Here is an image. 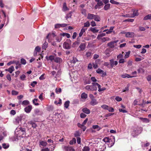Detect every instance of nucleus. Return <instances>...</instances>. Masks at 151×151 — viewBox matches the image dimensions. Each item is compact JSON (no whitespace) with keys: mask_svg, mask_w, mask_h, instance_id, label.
Segmentation results:
<instances>
[{"mask_svg":"<svg viewBox=\"0 0 151 151\" xmlns=\"http://www.w3.org/2000/svg\"><path fill=\"white\" fill-rule=\"evenodd\" d=\"M107 110H108L109 112H113L114 111V109L111 107L108 106Z\"/></svg>","mask_w":151,"mask_h":151,"instance_id":"53","label":"nucleus"},{"mask_svg":"<svg viewBox=\"0 0 151 151\" xmlns=\"http://www.w3.org/2000/svg\"><path fill=\"white\" fill-rule=\"evenodd\" d=\"M132 12H133V14H130L131 17H134L135 16L138 15V13L137 10L132 9Z\"/></svg>","mask_w":151,"mask_h":151,"instance_id":"8","label":"nucleus"},{"mask_svg":"<svg viewBox=\"0 0 151 151\" xmlns=\"http://www.w3.org/2000/svg\"><path fill=\"white\" fill-rule=\"evenodd\" d=\"M109 61L111 68L113 67L114 66L118 64V62L116 61H114L113 59L110 60Z\"/></svg>","mask_w":151,"mask_h":151,"instance_id":"6","label":"nucleus"},{"mask_svg":"<svg viewBox=\"0 0 151 151\" xmlns=\"http://www.w3.org/2000/svg\"><path fill=\"white\" fill-rule=\"evenodd\" d=\"M14 69V67L13 66H11L10 68H9L8 69H6V70L9 72L10 73H11L13 71Z\"/></svg>","mask_w":151,"mask_h":151,"instance_id":"37","label":"nucleus"},{"mask_svg":"<svg viewBox=\"0 0 151 151\" xmlns=\"http://www.w3.org/2000/svg\"><path fill=\"white\" fill-rule=\"evenodd\" d=\"M142 131L141 128L137 127L134 128L131 133V134L133 137H135L140 134Z\"/></svg>","mask_w":151,"mask_h":151,"instance_id":"3","label":"nucleus"},{"mask_svg":"<svg viewBox=\"0 0 151 151\" xmlns=\"http://www.w3.org/2000/svg\"><path fill=\"white\" fill-rule=\"evenodd\" d=\"M139 28V30L140 31H144L145 30V29L143 27L140 26Z\"/></svg>","mask_w":151,"mask_h":151,"instance_id":"59","label":"nucleus"},{"mask_svg":"<svg viewBox=\"0 0 151 151\" xmlns=\"http://www.w3.org/2000/svg\"><path fill=\"white\" fill-rule=\"evenodd\" d=\"M118 41V40L114 41L111 42H109L107 44L108 46L109 47L111 48L114 47L115 46L114 44L117 42Z\"/></svg>","mask_w":151,"mask_h":151,"instance_id":"9","label":"nucleus"},{"mask_svg":"<svg viewBox=\"0 0 151 151\" xmlns=\"http://www.w3.org/2000/svg\"><path fill=\"white\" fill-rule=\"evenodd\" d=\"M87 28L85 29L82 27V29L81 30L80 32L79 33V37H81L83 35V34L87 30Z\"/></svg>","mask_w":151,"mask_h":151,"instance_id":"16","label":"nucleus"},{"mask_svg":"<svg viewBox=\"0 0 151 151\" xmlns=\"http://www.w3.org/2000/svg\"><path fill=\"white\" fill-rule=\"evenodd\" d=\"M94 19L95 21L97 22H99L101 20L100 17L99 16L96 15H95Z\"/></svg>","mask_w":151,"mask_h":151,"instance_id":"36","label":"nucleus"},{"mask_svg":"<svg viewBox=\"0 0 151 151\" xmlns=\"http://www.w3.org/2000/svg\"><path fill=\"white\" fill-rule=\"evenodd\" d=\"M46 58L47 60H50L51 61L54 60L55 59L53 55H50L49 57L46 56Z\"/></svg>","mask_w":151,"mask_h":151,"instance_id":"26","label":"nucleus"},{"mask_svg":"<svg viewBox=\"0 0 151 151\" xmlns=\"http://www.w3.org/2000/svg\"><path fill=\"white\" fill-rule=\"evenodd\" d=\"M114 142H111L110 143H109L107 144L109 147H112L114 144Z\"/></svg>","mask_w":151,"mask_h":151,"instance_id":"49","label":"nucleus"},{"mask_svg":"<svg viewBox=\"0 0 151 151\" xmlns=\"http://www.w3.org/2000/svg\"><path fill=\"white\" fill-rule=\"evenodd\" d=\"M41 50V48L40 47H39V46H37L35 49V51L37 52H39Z\"/></svg>","mask_w":151,"mask_h":151,"instance_id":"58","label":"nucleus"},{"mask_svg":"<svg viewBox=\"0 0 151 151\" xmlns=\"http://www.w3.org/2000/svg\"><path fill=\"white\" fill-rule=\"evenodd\" d=\"M121 77L122 78H132L133 77H136L135 76H130L129 74L125 73L124 74L122 75H121Z\"/></svg>","mask_w":151,"mask_h":151,"instance_id":"12","label":"nucleus"},{"mask_svg":"<svg viewBox=\"0 0 151 151\" xmlns=\"http://www.w3.org/2000/svg\"><path fill=\"white\" fill-rule=\"evenodd\" d=\"M68 10L69 9L67 6L66 3L65 2L64 3L63 5L62 10L64 12H65Z\"/></svg>","mask_w":151,"mask_h":151,"instance_id":"21","label":"nucleus"},{"mask_svg":"<svg viewBox=\"0 0 151 151\" xmlns=\"http://www.w3.org/2000/svg\"><path fill=\"white\" fill-rule=\"evenodd\" d=\"M124 53V52H122V54H120L117 56V60H118L119 59H120L121 58H122L123 57V54Z\"/></svg>","mask_w":151,"mask_h":151,"instance_id":"40","label":"nucleus"},{"mask_svg":"<svg viewBox=\"0 0 151 151\" xmlns=\"http://www.w3.org/2000/svg\"><path fill=\"white\" fill-rule=\"evenodd\" d=\"M54 61L57 63H60L62 62V59L59 57L55 58L54 59Z\"/></svg>","mask_w":151,"mask_h":151,"instance_id":"22","label":"nucleus"},{"mask_svg":"<svg viewBox=\"0 0 151 151\" xmlns=\"http://www.w3.org/2000/svg\"><path fill=\"white\" fill-rule=\"evenodd\" d=\"M102 42H104L106 41H109V38L107 37H103L101 38Z\"/></svg>","mask_w":151,"mask_h":151,"instance_id":"46","label":"nucleus"},{"mask_svg":"<svg viewBox=\"0 0 151 151\" xmlns=\"http://www.w3.org/2000/svg\"><path fill=\"white\" fill-rule=\"evenodd\" d=\"M143 20H151V14H148L145 16L143 18Z\"/></svg>","mask_w":151,"mask_h":151,"instance_id":"25","label":"nucleus"},{"mask_svg":"<svg viewBox=\"0 0 151 151\" xmlns=\"http://www.w3.org/2000/svg\"><path fill=\"white\" fill-rule=\"evenodd\" d=\"M71 16H72V12H70L68 14L66 15V16L65 17V18H66V19H67L69 18H71Z\"/></svg>","mask_w":151,"mask_h":151,"instance_id":"50","label":"nucleus"},{"mask_svg":"<svg viewBox=\"0 0 151 151\" xmlns=\"http://www.w3.org/2000/svg\"><path fill=\"white\" fill-rule=\"evenodd\" d=\"M21 63L22 64L25 65L26 64V60L22 58L21 59Z\"/></svg>","mask_w":151,"mask_h":151,"instance_id":"54","label":"nucleus"},{"mask_svg":"<svg viewBox=\"0 0 151 151\" xmlns=\"http://www.w3.org/2000/svg\"><path fill=\"white\" fill-rule=\"evenodd\" d=\"M76 140L75 138H73L72 140H71L70 142V145H72L73 144H75L76 143Z\"/></svg>","mask_w":151,"mask_h":151,"instance_id":"42","label":"nucleus"},{"mask_svg":"<svg viewBox=\"0 0 151 151\" xmlns=\"http://www.w3.org/2000/svg\"><path fill=\"white\" fill-rule=\"evenodd\" d=\"M15 136L17 139H19L21 137H25L26 132L25 128H17L15 131Z\"/></svg>","mask_w":151,"mask_h":151,"instance_id":"1","label":"nucleus"},{"mask_svg":"<svg viewBox=\"0 0 151 151\" xmlns=\"http://www.w3.org/2000/svg\"><path fill=\"white\" fill-rule=\"evenodd\" d=\"M63 151H75L74 148L71 146H63L62 147Z\"/></svg>","mask_w":151,"mask_h":151,"instance_id":"5","label":"nucleus"},{"mask_svg":"<svg viewBox=\"0 0 151 151\" xmlns=\"http://www.w3.org/2000/svg\"><path fill=\"white\" fill-rule=\"evenodd\" d=\"M114 114V113H109V114H106L104 116L106 117H107L109 116H110L111 115H113Z\"/></svg>","mask_w":151,"mask_h":151,"instance_id":"60","label":"nucleus"},{"mask_svg":"<svg viewBox=\"0 0 151 151\" xmlns=\"http://www.w3.org/2000/svg\"><path fill=\"white\" fill-rule=\"evenodd\" d=\"M20 146L22 147L20 151H32L31 150H30L26 148L25 146H24L23 145H22V144H20Z\"/></svg>","mask_w":151,"mask_h":151,"instance_id":"13","label":"nucleus"},{"mask_svg":"<svg viewBox=\"0 0 151 151\" xmlns=\"http://www.w3.org/2000/svg\"><path fill=\"white\" fill-rule=\"evenodd\" d=\"M104 140L105 142H107L109 143H110V142H112L111 139H109V138L106 137L104 139Z\"/></svg>","mask_w":151,"mask_h":151,"instance_id":"38","label":"nucleus"},{"mask_svg":"<svg viewBox=\"0 0 151 151\" xmlns=\"http://www.w3.org/2000/svg\"><path fill=\"white\" fill-rule=\"evenodd\" d=\"M125 62L124 59L123 58H121L119 59V63H124Z\"/></svg>","mask_w":151,"mask_h":151,"instance_id":"64","label":"nucleus"},{"mask_svg":"<svg viewBox=\"0 0 151 151\" xmlns=\"http://www.w3.org/2000/svg\"><path fill=\"white\" fill-rule=\"evenodd\" d=\"M115 100L118 101H120L122 100V98L121 97H120L119 96H116L115 99Z\"/></svg>","mask_w":151,"mask_h":151,"instance_id":"63","label":"nucleus"},{"mask_svg":"<svg viewBox=\"0 0 151 151\" xmlns=\"http://www.w3.org/2000/svg\"><path fill=\"white\" fill-rule=\"evenodd\" d=\"M62 35H61V34H60V35H59L58 36L56 37V40L57 41V42H60L62 39Z\"/></svg>","mask_w":151,"mask_h":151,"instance_id":"32","label":"nucleus"},{"mask_svg":"<svg viewBox=\"0 0 151 151\" xmlns=\"http://www.w3.org/2000/svg\"><path fill=\"white\" fill-rule=\"evenodd\" d=\"M18 92L15 90L12 91V93L13 95H17L18 94Z\"/></svg>","mask_w":151,"mask_h":151,"instance_id":"51","label":"nucleus"},{"mask_svg":"<svg viewBox=\"0 0 151 151\" xmlns=\"http://www.w3.org/2000/svg\"><path fill=\"white\" fill-rule=\"evenodd\" d=\"M97 83H92L91 85H87L85 87V89L88 91H93L97 90V88L96 87V84Z\"/></svg>","mask_w":151,"mask_h":151,"instance_id":"2","label":"nucleus"},{"mask_svg":"<svg viewBox=\"0 0 151 151\" xmlns=\"http://www.w3.org/2000/svg\"><path fill=\"white\" fill-rule=\"evenodd\" d=\"M61 35L63 36H66L68 38H70V34L67 33L61 34Z\"/></svg>","mask_w":151,"mask_h":151,"instance_id":"43","label":"nucleus"},{"mask_svg":"<svg viewBox=\"0 0 151 151\" xmlns=\"http://www.w3.org/2000/svg\"><path fill=\"white\" fill-rule=\"evenodd\" d=\"M95 16V15L93 14L89 13L87 15V18L90 19H94Z\"/></svg>","mask_w":151,"mask_h":151,"instance_id":"19","label":"nucleus"},{"mask_svg":"<svg viewBox=\"0 0 151 151\" xmlns=\"http://www.w3.org/2000/svg\"><path fill=\"white\" fill-rule=\"evenodd\" d=\"M37 83L36 81H34L31 83L30 84V86L34 87L35 86V85H36Z\"/></svg>","mask_w":151,"mask_h":151,"instance_id":"56","label":"nucleus"},{"mask_svg":"<svg viewBox=\"0 0 151 151\" xmlns=\"http://www.w3.org/2000/svg\"><path fill=\"white\" fill-rule=\"evenodd\" d=\"M90 26V22L88 21H87L86 22L84 23V26L82 27L84 28H87Z\"/></svg>","mask_w":151,"mask_h":151,"instance_id":"24","label":"nucleus"},{"mask_svg":"<svg viewBox=\"0 0 151 151\" xmlns=\"http://www.w3.org/2000/svg\"><path fill=\"white\" fill-rule=\"evenodd\" d=\"M55 92L57 94L60 93L61 92V88H59L58 89L56 88L55 89Z\"/></svg>","mask_w":151,"mask_h":151,"instance_id":"57","label":"nucleus"},{"mask_svg":"<svg viewBox=\"0 0 151 151\" xmlns=\"http://www.w3.org/2000/svg\"><path fill=\"white\" fill-rule=\"evenodd\" d=\"M2 145L3 148L5 149H6L9 147V145L7 143H3Z\"/></svg>","mask_w":151,"mask_h":151,"instance_id":"39","label":"nucleus"},{"mask_svg":"<svg viewBox=\"0 0 151 151\" xmlns=\"http://www.w3.org/2000/svg\"><path fill=\"white\" fill-rule=\"evenodd\" d=\"M79 47L81 49V50H84L86 47V45L84 43H82L81 44L80 46Z\"/></svg>","mask_w":151,"mask_h":151,"instance_id":"31","label":"nucleus"},{"mask_svg":"<svg viewBox=\"0 0 151 151\" xmlns=\"http://www.w3.org/2000/svg\"><path fill=\"white\" fill-rule=\"evenodd\" d=\"M139 119L143 122L145 123H149L150 122L149 120L146 118H143L142 117H140Z\"/></svg>","mask_w":151,"mask_h":151,"instance_id":"20","label":"nucleus"},{"mask_svg":"<svg viewBox=\"0 0 151 151\" xmlns=\"http://www.w3.org/2000/svg\"><path fill=\"white\" fill-rule=\"evenodd\" d=\"M92 128L94 129H98L97 131H99L100 130L101 128L99 127L98 125H94L92 126Z\"/></svg>","mask_w":151,"mask_h":151,"instance_id":"34","label":"nucleus"},{"mask_svg":"<svg viewBox=\"0 0 151 151\" xmlns=\"http://www.w3.org/2000/svg\"><path fill=\"white\" fill-rule=\"evenodd\" d=\"M106 35V34L105 33H102L100 35H98L97 38L98 40H100L101 39V38L102 37Z\"/></svg>","mask_w":151,"mask_h":151,"instance_id":"35","label":"nucleus"},{"mask_svg":"<svg viewBox=\"0 0 151 151\" xmlns=\"http://www.w3.org/2000/svg\"><path fill=\"white\" fill-rule=\"evenodd\" d=\"M21 118L19 116L16 117L14 121V123L16 125L18 124L19 122L21 121Z\"/></svg>","mask_w":151,"mask_h":151,"instance_id":"10","label":"nucleus"},{"mask_svg":"<svg viewBox=\"0 0 151 151\" xmlns=\"http://www.w3.org/2000/svg\"><path fill=\"white\" fill-rule=\"evenodd\" d=\"M26 76L24 75H22L20 77L22 81H24L25 80Z\"/></svg>","mask_w":151,"mask_h":151,"instance_id":"62","label":"nucleus"},{"mask_svg":"<svg viewBox=\"0 0 151 151\" xmlns=\"http://www.w3.org/2000/svg\"><path fill=\"white\" fill-rule=\"evenodd\" d=\"M98 103L97 100L95 99L91 100V101L90 102V104L92 106H94L97 105Z\"/></svg>","mask_w":151,"mask_h":151,"instance_id":"14","label":"nucleus"},{"mask_svg":"<svg viewBox=\"0 0 151 151\" xmlns=\"http://www.w3.org/2000/svg\"><path fill=\"white\" fill-rule=\"evenodd\" d=\"M71 41L68 40L65 42L63 44V47L66 49H68L70 48L71 47Z\"/></svg>","mask_w":151,"mask_h":151,"instance_id":"4","label":"nucleus"},{"mask_svg":"<svg viewBox=\"0 0 151 151\" xmlns=\"http://www.w3.org/2000/svg\"><path fill=\"white\" fill-rule=\"evenodd\" d=\"M134 34L133 32H126L125 36L127 37H132L134 36Z\"/></svg>","mask_w":151,"mask_h":151,"instance_id":"11","label":"nucleus"},{"mask_svg":"<svg viewBox=\"0 0 151 151\" xmlns=\"http://www.w3.org/2000/svg\"><path fill=\"white\" fill-rule=\"evenodd\" d=\"M96 84V86H97V87L99 88V89H98L99 91L101 92V91H104L105 90L106 88H101V85L100 84H99L98 83H97Z\"/></svg>","mask_w":151,"mask_h":151,"instance_id":"23","label":"nucleus"},{"mask_svg":"<svg viewBox=\"0 0 151 151\" xmlns=\"http://www.w3.org/2000/svg\"><path fill=\"white\" fill-rule=\"evenodd\" d=\"M82 111L83 113L86 114H89L90 113V110L87 108H84L82 109Z\"/></svg>","mask_w":151,"mask_h":151,"instance_id":"18","label":"nucleus"},{"mask_svg":"<svg viewBox=\"0 0 151 151\" xmlns=\"http://www.w3.org/2000/svg\"><path fill=\"white\" fill-rule=\"evenodd\" d=\"M78 61L77 59L75 57H73V60H72V63H75Z\"/></svg>","mask_w":151,"mask_h":151,"instance_id":"61","label":"nucleus"},{"mask_svg":"<svg viewBox=\"0 0 151 151\" xmlns=\"http://www.w3.org/2000/svg\"><path fill=\"white\" fill-rule=\"evenodd\" d=\"M96 72L99 74H101L103 76H106V73L105 72H104V71L100 68H98L96 70Z\"/></svg>","mask_w":151,"mask_h":151,"instance_id":"15","label":"nucleus"},{"mask_svg":"<svg viewBox=\"0 0 151 151\" xmlns=\"http://www.w3.org/2000/svg\"><path fill=\"white\" fill-rule=\"evenodd\" d=\"M110 4H105L104 9L105 10H107L109 9L110 8Z\"/></svg>","mask_w":151,"mask_h":151,"instance_id":"28","label":"nucleus"},{"mask_svg":"<svg viewBox=\"0 0 151 151\" xmlns=\"http://www.w3.org/2000/svg\"><path fill=\"white\" fill-rule=\"evenodd\" d=\"M81 97L83 99H86L88 97V95L86 93L83 92L81 94Z\"/></svg>","mask_w":151,"mask_h":151,"instance_id":"30","label":"nucleus"},{"mask_svg":"<svg viewBox=\"0 0 151 151\" xmlns=\"http://www.w3.org/2000/svg\"><path fill=\"white\" fill-rule=\"evenodd\" d=\"M110 2L112 4H115L117 5L120 4V3L119 2L115 1L114 0H110Z\"/></svg>","mask_w":151,"mask_h":151,"instance_id":"45","label":"nucleus"},{"mask_svg":"<svg viewBox=\"0 0 151 151\" xmlns=\"http://www.w3.org/2000/svg\"><path fill=\"white\" fill-rule=\"evenodd\" d=\"M120 17H131L130 14H126L122 15L119 16Z\"/></svg>","mask_w":151,"mask_h":151,"instance_id":"52","label":"nucleus"},{"mask_svg":"<svg viewBox=\"0 0 151 151\" xmlns=\"http://www.w3.org/2000/svg\"><path fill=\"white\" fill-rule=\"evenodd\" d=\"M47 145V143L46 142L41 141L39 142V145L40 147H41V146L45 147Z\"/></svg>","mask_w":151,"mask_h":151,"instance_id":"17","label":"nucleus"},{"mask_svg":"<svg viewBox=\"0 0 151 151\" xmlns=\"http://www.w3.org/2000/svg\"><path fill=\"white\" fill-rule=\"evenodd\" d=\"M130 53V52L129 51L128 52H126L125 53V55L124 56V58H129V55Z\"/></svg>","mask_w":151,"mask_h":151,"instance_id":"47","label":"nucleus"},{"mask_svg":"<svg viewBox=\"0 0 151 151\" xmlns=\"http://www.w3.org/2000/svg\"><path fill=\"white\" fill-rule=\"evenodd\" d=\"M91 31L94 33H95L99 32V30L96 29L95 27H91L90 29Z\"/></svg>","mask_w":151,"mask_h":151,"instance_id":"29","label":"nucleus"},{"mask_svg":"<svg viewBox=\"0 0 151 151\" xmlns=\"http://www.w3.org/2000/svg\"><path fill=\"white\" fill-rule=\"evenodd\" d=\"M38 101V99H35L32 101L33 103L36 106H37L39 105V103H36L37 101Z\"/></svg>","mask_w":151,"mask_h":151,"instance_id":"44","label":"nucleus"},{"mask_svg":"<svg viewBox=\"0 0 151 151\" xmlns=\"http://www.w3.org/2000/svg\"><path fill=\"white\" fill-rule=\"evenodd\" d=\"M48 45V43L46 42H45L43 44V45L42 47V49L43 50H45L47 47Z\"/></svg>","mask_w":151,"mask_h":151,"instance_id":"27","label":"nucleus"},{"mask_svg":"<svg viewBox=\"0 0 151 151\" xmlns=\"http://www.w3.org/2000/svg\"><path fill=\"white\" fill-rule=\"evenodd\" d=\"M32 108V105H29L24 108V111L26 113H29L31 111Z\"/></svg>","mask_w":151,"mask_h":151,"instance_id":"7","label":"nucleus"},{"mask_svg":"<svg viewBox=\"0 0 151 151\" xmlns=\"http://www.w3.org/2000/svg\"><path fill=\"white\" fill-rule=\"evenodd\" d=\"M29 102L27 100H24L22 103V104L23 105H26L29 104Z\"/></svg>","mask_w":151,"mask_h":151,"instance_id":"41","label":"nucleus"},{"mask_svg":"<svg viewBox=\"0 0 151 151\" xmlns=\"http://www.w3.org/2000/svg\"><path fill=\"white\" fill-rule=\"evenodd\" d=\"M108 106L104 104L103 105H102L101 107L104 109L106 110H107L108 109Z\"/></svg>","mask_w":151,"mask_h":151,"instance_id":"48","label":"nucleus"},{"mask_svg":"<svg viewBox=\"0 0 151 151\" xmlns=\"http://www.w3.org/2000/svg\"><path fill=\"white\" fill-rule=\"evenodd\" d=\"M89 148L88 147H85L83 149V151H89Z\"/></svg>","mask_w":151,"mask_h":151,"instance_id":"55","label":"nucleus"},{"mask_svg":"<svg viewBox=\"0 0 151 151\" xmlns=\"http://www.w3.org/2000/svg\"><path fill=\"white\" fill-rule=\"evenodd\" d=\"M70 104V101H66L64 104V106L66 108H68Z\"/></svg>","mask_w":151,"mask_h":151,"instance_id":"33","label":"nucleus"}]
</instances>
